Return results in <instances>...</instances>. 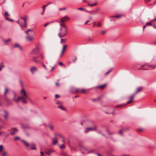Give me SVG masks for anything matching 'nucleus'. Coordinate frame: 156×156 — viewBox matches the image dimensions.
I'll list each match as a JSON object with an SVG mask.
<instances>
[{"instance_id": "obj_1", "label": "nucleus", "mask_w": 156, "mask_h": 156, "mask_svg": "<svg viewBox=\"0 0 156 156\" xmlns=\"http://www.w3.org/2000/svg\"><path fill=\"white\" fill-rule=\"evenodd\" d=\"M21 97H18L17 99H16L15 98L16 97V94L14 93V97L13 100L16 102H18L20 100H21L22 102L24 104H27V101L26 99H30V98L26 94L25 90L23 88L21 89Z\"/></svg>"}, {"instance_id": "obj_2", "label": "nucleus", "mask_w": 156, "mask_h": 156, "mask_svg": "<svg viewBox=\"0 0 156 156\" xmlns=\"http://www.w3.org/2000/svg\"><path fill=\"white\" fill-rule=\"evenodd\" d=\"M143 90V87H139L137 88L136 91L129 98V100L128 101L127 104H129L132 102L134 96L138 93L141 91Z\"/></svg>"}, {"instance_id": "obj_3", "label": "nucleus", "mask_w": 156, "mask_h": 156, "mask_svg": "<svg viewBox=\"0 0 156 156\" xmlns=\"http://www.w3.org/2000/svg\"><path fill=\"white\" fill-rule=\"evenodd\" d=\"M67 32V28H60L59 32L58 35L59 37H63L66 35Z\"/></svg>"}, {"instance_id": "obj_4", "label": "nucleus", "mask_w": 156, "mask_h": 156, "mask_svg": "<svg viewBox=\"0 0 156 156\" xmlns=\"http://www.w3.org/2000/svg\"><path fill=\"white\" fill-rule=\"evenodd\" d=\"M55 152V151L53 148H47L45 149V153L48 155H50L52 153Z\"/></svg>"}, {"instance_id": "obj_5", "label": "nucleus", "mask_w": 156, "mask_h": 156, "mask_svg": "<svg viewBox=\"0 0 156 156\" xmlns=\"http://www.w3.org/2000/svg\"><path fill=\"white\" fill-rule=\"evenodd\" d=\"M20 19L23 20L24 22V24H23V26L24 28H26L27 27V24L26 23V21L28 19V16L27 15H25L23 17H20Z\"/></svg>"}, {"instance_id": "obj_6", "label": "nucleus", "mask_w": 156, "mask_h": 156, "mask_svg": "<svg viewBox=\"0 0 156 156\" xmlns=\"http://www.w3.org/2000/svg\"><path fill=\"white\" fill-rule=\"evenodd\" d=\"M70 91L71 92L73 93H76L79 91V89L77 88L71 87L70 88Z\"/></svg>"}, {"instance_id": "obj_7", "label": "nucleus", "mask_w": 156, "mask_h": 156, "mask_svg": "<svg viewBox=\"0 0 156 156\" xmlns=\"http://www.w3.org/2000/svg\"><path fill=\"white\" fill-rule=\"evenodd\" d=\"M96 129V127L95 126L92 128H88L85 129V130L84 131V133H87L88 132L90 131H92L95 130Z\"/></svg>"}, {"instance_id": "obj_8", "label": "nucleus", "mask_w": 156, "mask_h": 156, "mask_svg": "<svg viewBox=\"0 0 156 156\" xmlns=\"http://www.w3.org/2000/svg\"><path fill=\"white\" fill-rule=\"evenodd\" d=\"M69 18L67 16H65L64 17L60 19L61 22L62 23H64L67 20H69Z\"/></svg>"}, {"instance_id": "obj_9", "label": "nucleus", "mask_w": 156, "mask_h": 156, "mask_svg": "<svg viewBox=\"0 0 156 156\" xmlns=\"http://www.w3.org/2000/svg\"><path fill=\"white\" fill-rule=\"evenodd\" d=\"M30 150H36V144L35 143H31L30 145Z\"/></svg>"}, {"instance_id": "obj_10", "label": "nucleus", "mask_w": 156, "mask_h": 156, "mask_svg": "<svg viewBox=\"0 0 156 156\" xmlns=\"http://www.w3.org/2000/svg\"><path fill=\"white\" fill-rule=\"evenodd\" d=\"M146 65L149 68H151V69H155L156 68V64L152 65L147 63L146 64Z\"/></svg>"}, {"instance_id": "obj_11", "label": "nucleus", "mask_w": 156, "mask_h": 156, "mask_svg": "<svg viewBox=\"0 0 156 156\" xmlns=\"http://www.w3.org/2000/svg\"><path fill=\"white\" fill-rule=\"evenodd\" d=\"M37 58V57L34 56L32 58L33 61L36 63H39L41 62L40 60H36V59Z\"/></svg>"}, {"instance_id": "obj_12", "label": "nucleus", "mask_w": 156, "mask_h": 156, "mask_svg": "<svg viewBox=\"0 0 156 156\" xmlns=\"http://www.w3.org/2000/svg\"><path fill=\"white\" fill-rule=\"evenodd\" d=\"M58 140L57 138L55 136L52 139V143L53 145H55L58 143Z\"/></svg>"}, {"instance_id": "obj_13", "label": "nucleus", "mask_w": 156, "mask_h": 156, "mask_svg": "<svg viewBox=\"0 0 156 156\" xmlns=\"http://www.w3.org/2000/svg\"><path fill=\"white\" fill-rule=\"evenodd\" d=\"M17 22L20 25L21 30H24V27L23 26V24L21 22H20L19 20H18Z\"/></svg>"}, {"instance_id": "obj_14", "label": "nucleus", "mask_w": 156, "mask_h": 156, "mask_svg": "<svg viewBox=\"0 0 156 156\" xmlns=\"http://www.w3.org/2000/svg\"><path fill=\"white\" fill-rule=\"evenodd\" d=\"M37 70V68L36 67L34 66L32 67L30 69V71L31 72L32 74H33Z\"/></svg>"}, {"instance_id": "obj_15", "label": "nucleus", "mask_w": 156, "mask_h": 156, "mask_svg": "<svg viewBox=\"0 0 156 156\" xmlns=\"http://www.w3.org/2000/svg\"><path fill=\"white\" fill-rule=\"evenodd\" d=\"M67 47V46L66 45H64L63 46V47L62 49V52L60 55V57H61L62 56V55L63 54L64 52V51L65 50V49Z\"/></svg>"}, {"instance_id": "obj_16", "label": "nucleus", "mask_w": 156, "mask_h": 156, "mask_svg": "<svg viewBox=\"0 0 156 156\" xmlns=\"http://www.w3.org/2000/svg\"><path fill=\"white\" fill-rule=\"evenodd\" d=\"M11 41L10 38H9L7 40H5L4 39H2V41L6 45L8 43Z\"/></svg>"}, {"instance_id": "obj_17", "label": "nucleus", "mask_w": 156, "mask_h": 156, "mask_svg": "<svg viewBox=\"0 0 156 156\" xmlns=\"http://www.w3.org/2000/svg\"><path fill=\"white\" fill-rule=\"evenodd\" d=\"M4 112L5 114L3 116L5 119H7L8 116V112L7 111L5 110H4Z\"/></svg>"}, {"instance_id": "obj_18", "label": "nucleus", "mask_w": 156, "mask_h": 156, "mask_svg": "<svg viewBox=\"0 0 156 156\" xmlns=\"http://www.w3.org/2000/svg\"><path fill=\"white\" fill-rule=\"evenodd\" d=\"M128 101L126 102V104L125 103H123L122 104H121L120 105H117L115 106L116 107H119V108H120L121 107H122L123 106H125L126 105L128 104H127Z\"/></svg>"}, {"instance_id": "obj_19", "label": "nucleus", "mask_w": 156, "mask_h": 156, "mask_svg": "<svg viewBox=\"0 0 156 156\" xmlns=\"http://www.w3.org/2000/svg\"><path fill=\"white\" fill-rule=\"evenodd\" d=\"M18 131V130L17 128H15L13 129V131L11 133L12 135L15 134Z\"/></svg>"}, {"instance_id": "obj_20", "label": "nucleus", "mask_w": 156, "mask_h": 156, "mask_svg": "<svg viewBox=\"0 0 156 156\" xmlns=\"http://www.w3.org/2000/svg\"><path fill=\"white\" fill-rule=\"evenodd\" d=\"M21 141L26 147H28L30 145L26 141L23 140H22Z\"/></svg>"}, {"instance_id": "obj_21", "label": "nucleus", "mask_w": 156, "mask_h": 156, "mask_svg": "<svg viewBox=\"0 0 156 156\" xmlns=\"http://www.w3.org/2000/svg\"><path fill=\"white\" fill-rule=\"evenodd\" d=\"M48 126V127L51 130L53 131L54 130V126L51 123H49Z\"/></svg>"}, {"instance_id": "obj_22", "label": "nucleus", "mask_w": 156, "mask_h": 156, "mask_svg": "<svg viewBox=\"0 0 156 156\" xmlns=\"http://www.w3.org/2000/svg\"><path fill=\"white\" fill-rule=\"evenodd\" d=\"M39 56L40 57L41 60L43 59L45 57L44 54L42 53H39Z\"/></svg>"}, {"instance_id": "obj_23", "label": "nucleus", "mask_w": 156, "mask_h": 156, "mask_svg": "<svg viewBox=\"0 0 156 156\" xmlns=\"http://www.w3.org/2000/svg\"><path fill=\"white\" fill-rule=\"evenodd\" d=\"M58 108L61 109L62 110L64 111H66V108H65V107H63L62 105H60L58 106Z\"/></svg>"}, {"instance_id": "obj_24", "label": "nucleus", "mask_w": 156, "mask_h": 156, "mask_svg": "<svg viewBox=\"0 0 156 156\" xmlns=\"http://www.w3.org/2000/svg\"><path fill=\"white\" fill-rule=\"evenodd\" d=\"M14 47H18L21 50H22V48L21 47V46H20L18 44H15L14 46Z\"/></svg>"}, {"instance_id": "obj_25", "label": "nucleus", "mask_w": 156, "mask_h": 156, "mask_svg": "<svg viewBox=\"0 0 156 156\" xmlns=\"http://www.w3.org/2000/svg\"><path fill=\"white\" fill-rule=\"evenodd\" d=\"M5 67L3 62H2L0 63V71H1L2 69Z\"/></svg>"}, {"instance_id": "obj_26", "label": "nucleus", "mask_w": 156, "mask_h": 156, "mask_svg": "<svg viewBox=\"0 0 156 156\" xmlns=\"http://www.w3.org/2000/svg\"><path fill=\"white\" fill-rule=\"evenodd\" d=\"M106 86V84H104L103 85H100V86H99L97 87V88H99L101 89H102L104 88Z\"/></svg>"}, {"instance_id": "obj_27", "label": "nucleus", "mask_w": 156, "mask_h": 156, "mask_svg": "<svg viewBox=\"0 0 156 156\" xmlns=\"http://www.w3.org/2000/svg\"><path fill=\"white\" fill-rule=\"evenodd\" d=\"M60 28H67V27L63 24V23H61L60 24Z\"/></svg>"}, {"instance_id": "obj_28", "label": "nucleus", "mask_w": 156, "mask_h": 156, "mask_svg": "<svg viewBox=\"0 0 156 156\" xmlns=\"http://www.w3.org/2000/svg\"><path fill=\"white\" fill-rule=\"evenodd\" d=\"M26 38L28 39L29 41H31L33 40V38L32 37H30L29 36H27L26 37Z\"/></svg>"}, {"instance_id": "obj_29", "label": "nucleus", "mask_w": 156, "mask_h": 156, "mask_svg": "<svg viewBox=\"0 0 156 156\" xmlns=\"http://www.w3.org/2000/svg\"><path fill=\"white\" fill-rule=\"evenodd\" d=\"M97 4V3H95L93 4H88V5L91 7H93L94 6H95Z\"/></svg>"}, {"instance_id": "obj_30", "label": "nucleus", "mask_w": 156, "mask_h": 156, "mask_svg": "<svg viewBox=\"0 0 156 156\" xmlns=\"http://www.w3.org/2000/svg\"><path fill=\"white\" fill-rule=\"evenodd\" d=\"M99 10V8H98L96 10L93 11L92 12H93V13H92V14H95L97 13V12Z\"/></svg>"}, {"instance_id": "obj_31", "label": "nucleus", "mask_w": 156, "mask_h": 156, "mask_svg": "<svg viewBox=\"0 0 156 156\" xmlns=\"http://www.w3.org/2000/svg\"><path fill=\"white\" fill-rule=\"evenodd\" d=\"M99 100V98H96L92 99H91V100L93 102H95L98 101Z\"/></svg>"}, {"instance_id": "obj_32", "label": "nucleus", "mask_w": 156, "mask_h": 156, "mask_svg": "<svg viewBox=\"0 0 156 156\" xmlns=\"http://www.w3.org/2000/svg\"><path fill=\"white\" fill-rule=\"evenodd\" d=\"M56 136H57L59 137L61 139L63 136L61 134H57L56 135Z\"/></svg>"}, {"instance_id": "obj_33", "label": "nucleus", "mask_w": 156, "mask_h": 156, "mask_svg": "<svg viewBox=\"0 0 156 156\" xmlns=\"http://www.w3.org/2000/svg\"><path fill=\"white\" fill-rule=\"evenodd\" d=\"M53 22V21H52V22H48V23H47L45 24L44 25V27H46V26H47L49 24H50L51 23H52Z\"/></svg>"}, {"instance_id": "obj_34", "label": "nucleus", "mask_w": 156, "mask_h": 156, "mask_svg": "<svg viewBox=\"0 0 156 156\" xmlns=\"http://www.w3.org/2000/svg\"><path fill=\"white\" fill-rule=\"evenodd\" d=\"M107 132L108 133V134L109 135L113 134L115 133V132H110L108 130H107Z\"/></svg>"}, {"instance_id": "obj_35", "label": "nucleus", "mask_w": 156, "mask_h": 156, "mask_svg": "<svg viewBox=\"0 0 156 156\" xmlns=\"http://www.w3.org/2000/svg\"><path fill=\"white\" fill-rule=\"evenodd\" d=\"M112 70V69H111L108 70L107 72L105 73V75H106L110 73Z\"/></svg>"}, {"instance_id": "obj_36", "label": "nucleus", "mask_w": 156, "mask_h": 156, "mask_svg": "<svg viewBox=\"0 0 156 156\" xmlns=\"http://www.w3.org/2000/svg\"><path fill=\"white\" fill-rule=\"evenodd\" d=\"M81 91L82 93L83 94H86L87 93V91L84 89H82L81 90Z\"/></svg>"}, {"instance_id": "obj_37", "label": "nucleus", "mask_w": 156, "mask_h": 156, "mask_svg": "<svg viewBox=\"0 0 156 156\" xmlns=\"http://www.w3.org/2000/svg\"><path fill=\"white\" fill-rule=\"evenodd\" d=\"M59 147L61 149L65 148V146L64 144H62L60 146H59Z\"/></svg>"}, {"instance_id": "obj_38", "label": "nucleus", "mask_w": 156, "mask_h": 156, "mask_svg": "<svg viewBox=\"0 0 156 156\" xmlns=\"http://www.w3.org/2000/svg\"><path fill=\"white\" fill-rule=\"evenodd\" d=\"M5 19L7 20H9V21H12V22H13V20H12V19H9L8 17H5Z\"/></svg>"}, {"instance_id": "obj_39", "label": "nucleus", "mask_w": 156, "mask_h": 156, "mask_svg": "<svg viewBox=\"0 0 156 156\" xmlns=\"http://www.w3.org/2000/svg\"><path fill=\"white\" fill-rule=\"evenodd\" d=\"M96 26L98 27H101V23L99 22L96 23Z\"/></svg>"}, {"instance_id": "obj_40", "label": "nucleus", "mask_w": 156, "mask_h": 156, "mask_svg": "<svg viewBox=\"0 0 156 156\" xmlns=\"http://www.w3.org/2000/svg\"><path fill=\"white\" fill-rule=\"evenodd\" d=\"M66 39H61L60 43L65 42L66 41Z\"/></svg>"}, {"instance_id": "obj_41", "label": "nucleus", "mask_w": 156, "mask_h": 156, "mask_svg": "<svg viewBox=\"0 0 156 156\" xmlns=\"http://www.w3.org/2000/svg\"><path fill=\"white\" fill-rule=\"evenodd\" d=\"M62 103V102L60 101H57L56 102V104L58 105H61Z\"/></svg>"}, {"instance_id": "obj_42", "label": "nucleus", "mask_w": 156, "mask_h": 156, "mask_svg": "<svg viewBox=\"0 0 156 156\" xmlns=\"http://www.w3.org/2000/svg\"><path fill=\"white\" fill-rule=\"evenodd\" d=\"M3 149V146L2 145H0V152L2 151Z\"/></svg>"}, {"instance_id": "obj_43", "label": "nucleus", "mask_w": 156, "mask_h": 156, "mask_svg": "<svg viewBox=\"0 0 156 156\" xmlns=\"http://www.w3.org/2000/svg\"><path fill=\"white\" fill-rule=\"evenodd\" d=\"M8 89L7 88H6L4 92V94L5 95L8 92Z\"/></svg>"}, {"instance_id": "obj_44", "label": "nucleus", "mask_w": 156, "mask_h": 156, "mask_svg": "<svg viewBox=\"0 0 156 156\" xmlns=\"http://www.w3.org/2000/svg\"><path fill=\"white\" fill-rule=\"evenodd\" d=\"M6 152L5 151L2 154V156H5L6 154Z\"/></svg>"}, {"instance_id": "obj_45", "label": "nucleus", "mask_w": 156, "mask_h": 156, "mask_svg": "<svg viewBox=\"0 0 156 156\" xmlns=\"http://www.w3.org/2000/svg\"><path fill=\"white\" fill-rule=\"evenodd\" d=\"M61 139L62 140V142L63 143H64L65 142V140L64 137L63 136L61 138Z\"/></svg>"}, {"instance_id": "obj_46", "label": "nucleus", "mask_w": 156, "mask_h": 156, "mask_svg": "<svg viewBox=\"0 0 156 156\" xmlns=\"http://www.w3.org/2000/svg\"><path fill=\"white\" fill-rule=\"evenodd\" d=\"M42 65L43 66V67L46 70H47V67H46V66H45V65L44 63H42Z\"/></svg>"}, {"instance_id": "obj_47", "label": "nucleus", "mask_w": 156, "mask_h": 156, "mask_svg": "<svg viewBox=\"0 0 156 156\" xmlns=\"http://www.w3.org/2000/svg\"><path fill=\"white\" fill-rule=\"evenodd\" d=\"M121 16L120 15H116L114 16H113L112 17H116L117 18H119Z\"/></svg>"}, {"instance_id": "obj_48", "label": "nucleus", "mask_w": 156, "mask_h": 156, "mask_svg": "<svg viewBox=\"0 0 156 156\" xmlns=\"http://www.w3.org/2000/svg\"><path fill=\"white\" fill-rule=\"evenodd\" d=\"M46 6H45V5H44L42 7V9H43V11H45V7H46Z\"/></svg>"}, {"instance_id": "obj_49", "label": "nucleus", "mask_w": 156, "mask_h": 156, "mask_svg": "<svg viewBox=\"0 0 156 156\" xmlns=\"http://www.w3.org/2000/svg\"><path fill=\"white\" fill-rule=\"evenodd\" d=\"M152 25V23H149V22H148V23H146V25L147 26H148V25Z\"/></svg>"}, {"instance_id": "obj_50", "label": "nucleus", "mask_w": 156, "mask_h": 156, "mask_svg": "<svg viewBox=\"0 0 156 156\" xmlns=\"http://www.w3.org/2000/svg\"><path fill=\"white\" fill-rule=\"evenodd\" d=\"M55 84H56V86L57 87H58L59 86V84L58 82H55Z\"/></svg>"}, {"instance_id": "obj_51", "label": "nucleus", "mask_w": 156, "mask_h": 156, "mask_svg": "<svg viewBox=\"0 0 156 156\" xmlns=\"http://www.w3.org/2000/svg\"><path fill=\"white\" fill-rule=\"evenodd\" d=\"M52 2H48L47 4H46V5H45V6H48V5H49L50 4H52Z\"/></svg>"}, {"instance_id": "obj_52", "label": "nucleus", "mask_w": 156, "mask_h": 156, "mask_svg": "<svg viewBox=\"0 0 156 156\" xmlns=\"http://www.w3.org/2000/svg\"><path fill=\"white\" fill-rule=\"evenodd\" d=\"M77 60V58L76 57H75V59H73L72 60V61L73 62H75L76 60Z\"/></svg>"}, {"instance_id": "obj_53", "label": "nucleus", "mask_w": 156, "mask_h": 156, "mask_svg": "<svg viewBox=\"0 0 156 156\" xmlns=\"http://www.w3.org/2000/svg\"><path fill=\"white\" fill-rule=\"evenodd\" d=\"M66 9V8H60L59 9V10L61 11L62 10H65Z\"/></svg>"}, {"instance_id": "obj_54", "label": "nucleus", "mask_w": 156, "mask_h": 156, "mask_svg": "<svg viewBox=\"0 0 156 156\" xmlns=\"http://www.w3.org/2000/svg\"><path fill=\"white\" fill-rule=\"evenodd\" d=\"M55 98H58L59 97V96L58 94H56L55 95Z\"/></svg>"}, {"instance_id": "obj_55", "label": "nucleus", "mask_w": 156, "mask_h": 156, "mask_svg": "<svg viewBox=\"0 0 156 156\" xmlns=\"http://www.w3.org/2000/svg\"><path fill=\"white\" fill-rule=\"evenodd\" d=\"M5 15H6L7 16H8L9 15L8 12L7 11L5 12Z\"/></svg>"}, {"instance_id": "obj_56", "label": "nucleus", "mask_w": 156, "mask_h": 156, "mask_svg": "<svg viewBox=\"0 0 156 156\" xmlns=\"http://www.w3.org/2000/svg\"><path fill=\"white\" fill-rule=\"evenodd\" d=\"M77 9L81 10H84V9L83 8H77Z\"/></svg>"}, {"instance_id": "obj_57", "label": "nucleus", "mask_w": 156, "mask_h": 156, "mask_svg": "<svg viewBox=\"0 0 156 156\" xmlns=\"http://www.w3.org/2000/svg\"><path fill=\"white\" fill-rule=\"evenodd\" d=\"M20 139V137L18 136L16 137L15 138V139L16 140H18Z\"/></svg>"}, {"instance_id": "obj_58", "label": "nucleus", "mask_w": 156, "mask_h": 156, "mask_svg": "<svg viewBox=\"0 0 156 156\" xmlns=\"http://www.w3.org/2000/svg\"><path fill=\"white\" fill-rule=\"evenodd\" d=\"M40 153H41V156H45V155H44V154L43 152L41 151L40 152Z\"/></svg>"}, {"instance_id": "obj_59", "label": "nucleus", "mask_w": 156, "mask_h": 156, "mask_svg": "<svg viewBox=\"0 0 156 156\" xmlns=\"http://www.w3.org/2000/svg\"><path fill=\"white\" fill-rule=\"evenodd\" d=\"M119 133L120 134V135H122V130H119Z\"/></svg>"}, {"instance_id": "obj_60", "label": "nucleus", "mask_w": 156, "mask_h": 156, "mask_svg": "<svg viewBox=\"0 0 156 156\" xmlns=\"http://www.w3.org/2000/svg\"><path fill=\"white\" fill-rule=\"evenodd\" d=\"M155 20H156V16L155 17V18L153 20H151V22H154V21H155Z\"/></svg>"}, {"instance_id": "obj_61", "label": "nucleus", "mask_w": 156, "mask_h": 156, "mask_svg": "<svg viewBox=\"0 0 156 156\" xmlns=\"http://www.w3.org/2000/svg\"><path fill=\"white\" fill-rule=\"evenodd\" d=\"M143 129H142L140 128V129H138V131L139 132L141 131H143Z\"/></svg>"}, {"instance_id": "obj_62", "label": "nucleus", "mask_w": 156, "mask_h": 156, "mask_svg": "<svg viewBox=\"0 0 156 156\" xmlns=\"http://www.w3.org/2000/svg\"><path fill=\"white\" fill-rule=\"evenodd\" d=\"M59 65L60 66H62V65H63V64L62 63V62H59Z\"/></svg>"}, {"instance_id": "obj_63", "label": "nucleus", "mask_w": 156, "mask_h": 156, "mask_svg": "<svg viewBox=\"0 0 156 156\" xmlns=\"http://www.w3.org/2000/svg\"><path fill=\"white\" fill-rule=\"evenodd\" d=\"M105 32L104 30L102 31V32H101V34H105Z\"/></svg>"}, {"instance_id": "obj_64", "label": "nucleus", "mask_w": 156, "mask_h": 156, "mask_svg": "<svg viewBox=\"0 0 156 156\" xmlns=\"http://www.w3.org/2000/svg\"><path fill=\"white\" fill-rule=\"evenodd\" d=\"M44 11H43L41 13V15H43L44 13Z\"/></svg>"}]
</instances>
